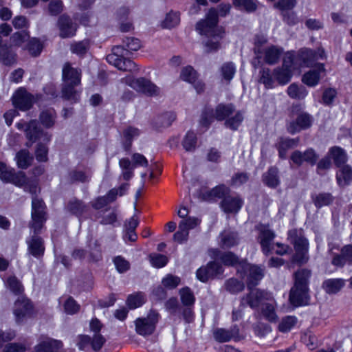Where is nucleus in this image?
I'll use <instances>...</instances> for the list:
<instances>
[{
	"label": "nucleus",
	"instance_id": "f257e3e1",
	"mask_svg": "<svg viewBox=\"0 0 352 352\" xmlns=\"http://www.w3.org/2000/svg\"><path fill=\"white\" fill-rule=\"evenodd\" d=\"M230 10L229 4H221L219 6V12L215 9H210L205 20L199 21L196 25L197 31L201 35H206L208 39L205 43L206 51L211 52L216 51L219 47V41L222 38L223 32L217 27L218 14L225 16Z\"/></svg>",
	"mask_w": 352,
	"mask_h": 352
},
{
	"label": "nucleus",
	"instance_id": "f03ea898",
	"mask_svg": "<svg viewBox=\"0 0 352 352\" xmlns=\"http://www.w3.org/2000/svg\"><path fill=\"white\" fill-rule=\"evenodd\" d=\"M141 47V42L138 38L126 37L123 38L122 45L113 47L111 53L106 57L107 61L120 70L137 72L139 69L137 65L126 57L139 50Z\"/></svg>",
	"mask_w": 352,
	"mask_h": 352
},
{
	"label": "nucleus",
	"instance_id": "7ed1b4c3",
	"mask_svg": "<svg viewBox=\"0 0 352 352\" xmlns=\"http://www.w3.org/2000/svg\"><path fill=\"white\" fill-rule=\"evenodd\" d=\"M311 272L301 269L294 274L295 284L289 294L290 302L294 306L306 305L308 302V284Z\"/></svg>",
	"mask_w": 352,
	"mask_h": 352
},
{
	"label": "nucleus",
	"instance_id": "20e7f679",
	"mask_svg": "<svg viewBox=\"0 0 352 352\" xmlns=\"http://www.w3.org/2000/svg\"><path fill=\"white\" fill-rule=\"evenodd\" d=\"M291 242L294 244L295 254L292 257V262L304 264L309 259V243L300 230H292L288 233Z\"/></svg>",
	"mask_w": 352,
	"mask_h": 352
},
{
	"label": "nucleus",
	"instance_id": "39448f33",
	"mask_svg": "<svg viewBox=\"0 0 352 352\" xmlns=\"http://www.w3.org/2000/svg\"><path fill=\"white\" fill-rule=\"evenodd\" d=\"M122 81L137 91L148 96H156L160 94V89L150 80L145 78H133L127 77L122 78Z\"/></svg>",
	"mask_w": 352,
	"mask_h": 352
},
{
	"label": "nucleus",
	"instance_id": "423d86ee",
	"mask_svg": "<svg viewBox=\"0 0 352 352\" xmlns=\"http://www.w3.org/2000/svg\"><path fill=\"white\" fill-rule=\"evenodd\" d=\"M234 112L235 107L232 104H219L214 112L211 111L203 113L200 124L205 127H208L214 118L217 120H227Z\"/></svg>",
	"mask_w": 352,
	"mask_h": 352
},
{
	"label": "nucleus",
	"instance_id": "0eeeda50",
	"mask_svg": "<svg viewBox=\"0 0 352 352\" xmlns=\"http://www.w3.org/2000/svg\"><path fill=\"white\" fill-rule=\"evenodd\" d=\"M45 204L41 199L33 197L32 201V221L30 228L34 233L38 234L45 221Z\"/></svg>",
	"mask_w": 352,
	"mask_h": 352
},
{
	"label": "nucleus",
	"instance_id": "6e6552de",
	"mask_svg": "<svg viewBox=\"0 0 352 352\" xmlns=\"http://www.w3.org/2000/svg\"><path fill=\"white\" fill-rule=\"evenodd\" d=\"M16 127L19 130H25L26 138L31 142L30 143H27L28 146H31L32 142H35L36 140L43 138V140L49 142L51 139L50 135L47 133H44L38 127L36 120H32L28 124L20 122L16 124Z\"/></svg>",
	"mask_w": 352,
	"mask_h": 352
},
{
	"label": "nucleus",
	"instance_id": "1a4fd4ad",
	"mask_svg": "<svg viewBox=\"0 0 352 352\" xmlns=\"http://www.w3.org/2000/svg\"><path fill=\"white\" fill-rule=\"evenodd\" d=\"M250 292L241 300V305L247 304L251 308H257L264 301H272L273 296L271 293L258 289H249Z\"/></svg>",
	"mask_w": 352,
	"mask_h": 352
},
{
	"label": "nucleus",
	"instance_id": "9d476101",
	"mask_svg": "<svg viewBox=\"0 0 352 352\" xmlns=\"http://www.w3.org/2000/svg\"><path fill=\"white\" fill-rule=\"evenodd\" d=\"M241 271L247 275V284L248 289L256 286L264 276L263 269L259 266L251 265L244 261L239 265Z\"/></svg>",
	"mask_w": 352,
	"mask_h": 352
},
{
	"label": "nucleus",
	"instance_id": "9b49d317",
	"mask_svg": "<svg viewBox=\"0 0 352 352\" xmlns=\"http://www.w3.org/2000/svg\"><path fill=\"white\" fill-rule=\"evenodd\" d=\"M157 321L158 315L154 312L149 314L146 318H138L135 322V331L143 336L151 335L153 333Z\"/></svg>",
	"mask_w": 352,
	"mask_h": 352
},
{
	"label": "nucleus",
	"instance_id": "f8f14e48",
	"mask_svg": "<svg viewBox=\"0 0 352 352\" xmlns=\"http://www.w3.org/2000/svg\"><path fill=\"white\" fill-rule=\"evenodd\" d=\"M13 313L17 323H21L32 313V305L28 298H19L14 303Z\"/></svg>",
	"mask_w": 352,
	"mask_h": 352
},
{
	"label": "nucleus",
	"instance_id": "ddd939ff",
	"mask_svg": "<svg viewBox=\"0 0 352 352\" xmlns=\"http://www.w3.org/2000/svg\"><path fill=\"white\" fill-rule=\"evenodd\" d=\"M258 231V239L261 245L264 254H267L270 252L272 243L275 237V233L272 231L268 225L259 224L256 226Z\"/></svg>",
	"mask_w": 352,
	"mask_h": 352
},
{
	"label": "nucleus",
	"instance_id": "4468645a",
	"mask_svg": "<svg viewBox=\"0 0 352 352\" xmlns=\"http://www.w3.org/2000/svg\"><path fill=\"white\" fill-rule=\"evenodd\" d=\"M34 102V96L25 89L19 88L12 96L14 106L21 111L29 109Z\"/></svg>",
	"mask_w": 352,
	"mask_h": 352
},
{
	"label": "nucleus",
	"instance_id": "2eb2a0df",
	"mask_svg": "<svg viewBox=\"0 0 352 352\" xmlns=\"http://www.w3.org/2000/svg\"><path fill=\"white\" fill-rule=\"evenodd\" d=\"M312 118L307 113H301L296 118V120L290 122L287 125V131L294 134L309 128L312 124Z\"/></svg>",
	"mask_w": 352,
	"mask_h": 352
},
{
	"label": "nucleus",
	"instance_id": "dca6fc26",
	"mask_svg": "<svg viewBox=\"0 0 352 352\" xmlns=\"http://www.w3.org/2000/svg\"><path fill=\"white\" fill-rule=\"evenodd\" d=\"M223 272L222 267L216 262H210L206 266L201 267L197 271V277L202 282H206Z\"/></svg>",
	"mask_w": 352,
	"mask_h": 352
},
{
	"label": "nucleus",
	"instance_id": "f3484780",
	"mask_svg": "<svg viewBox=\"0 0 352 352\" xmlns=\"http://www.w3.org/2000/svg\"><path fill=\"white\" fill-rule=\"evenodd\" d=\"M318 158L315 151L310 148L302 153L299 151H294L291 155L292 162L297 164L301 165L303 162H307L311 165H314Z\"/></svg>",
	"mask_w": 352,
	"mask_h": 352
},
{
	"label": "nucleus",
	"instance_id": "a211bd4d",
	"mask_svg": "<svg viewBox=\"0 0 352 352\" xmlns=\"http://www.w3.org/2000/svg\"><path fill=\"white\" fill-rule=\"evenodd\" d=\"M28 250L30 254L36 258L41 257L45 252V245L43 239L37 234L32 236L27 240Z\"/></svg>",
	"mask_w": 352,
	"mask_h": 352
},
{
	"label": "nucleus",
	"instance_id": "6ab92c4d",
	"mask_svg": "<svg viewBox=\"0 0 352 352\" xmlns=\"http://www.w3.org/2000/svg\"><path fill=\"white\" fill-rule=\"evenodd\" d=\"M63 79L65 85H78L80 83V72L67 63L63 67Z\"/></svg>",
	"mask_w": 352,
	"mask_h": 352
},
{
	"label": "nucleus",
	"instance_id": "aec40b11",
	"mask_svg": "<svg viewBox=\"0 0 352 352\" xmlns=\"http://www.w3.org/2000/svg\"><path fill=\"white\" fill-rule=\"evenodd\" d=\"M62 346L61 341L45 338L35 346V350L36 352H58Z\"/></svg>",
	"mask_w": 352,
	"mask_h": 352
},
{
	"label": "nucleus",
	"instance_id": "412c9836",
	"mask_svg": "<svg viewBox=\"0 0 352 352\" xmlns=\"http://www.w3.org/2000/svg\"><path fill=\"white\" fill-rule=\"evenodd\" d=\"M336 182L339 186L344 187L352 182V168L349 165L341 166L336 172Z\"/></svg>",
	"mask_w": 352,
	"mask_h": 352
},
{
	"label": "nucleus",
	"instance_id": "4be33fe9",
	"mask_svg": "<svg viewBox=\"0 0 352 352\" xmlns=\"http://www.w3.org/2000/svg\"><path fill=\"white\" fill-rule=\"evenodd\" d=\"M213 337L218 342H226L239 333V329L234 327L230 329L216 328L213 330Z\"/></svg>",
	"mask_w": 352,
	"mask_h": 352
},
{
	"label": "nucleus",
	"instance_id": "5701e85b",
	"mask_svg": "<svg viewBox=\"0 0 352 352\" xmlns=\"http://www.w3.org/2000/svg\"><path fill=\"white\" fill-rule=\"evenodd\" d=\"M60 36L63 38L72 36L76 32V26L72 23L71 19L66 16H61L58 20Z\"/></svg>",
	"mask_w": 352,
	"mask_h": 352
},
{
	"label": "nucleus",
	"instance_id": "b1692460",
	"mask_svg": "<svg viewBox=\"0 0 352 352\" xmlns=\"http://www.w3.org/2000/svg\"><path fill=\"white\" fill-rule=\"evenodd\" d=\"M243 205L239 197H226L222 201V208L226 212H237Z\"/></svg>",
	"mask_w": 352,
	"mask_h": 352
},
{
	"label": "nucleus",
	"instance_id": "393cba45",
	"mask_svg": "<svg viewBox=\"0 0 352 352\" xmlns=\"http://www.w3.org/2000/svg\"><path fill=\"white\" fill-rule=\"evenodd\" d=\"M220 245L222 248H231L239 242L237 234L230 230H224L219 236Z\"/></svg>",
	"mask_w": 352,
	"mask_h": 352
},
{
	"label": "nucleus",
	"instance_id": "a878e982",
	"mask_svg": "<svg viewBox=\"0 0 352 352\" xmlns=\"http://www.w3.org/2000/svg\"><path fill=\"white\" fill-rule=\"evenodd\" d=\"M176 116L173 112H166L157 116L153 121V125L157 129L168 127L175 121Z\"/></svg>",
	"mask_w": 352,
	"mask_h": 352
},
{
	"label": "nucleus",
	"instance_id": "bb28decb",
	"mask_svg": "<svg viewBox=\"0 0 352 352\" xmlns=\"http://www.w3.org/2000/svg\"><path fill=\"white\" fill-rule=\"evenodd\" d=\"M324 72V66L322 65H319L318 66V70H311L309 72L305 74L302 77V81L304 83L309 86H314L316 85L322 74Z\"/></svg>",
	"mask_w": 352,
	"mask_h": 352
},
{
	"label": "nucleus",
	"instance_id": "cd10ccee",
	"mask_svg": "<svg viewBox=\"0 0 352 352\" xmlns=\"http://www.w3.org/2000/svg\"><path fill=\"white\" fill-rule=\"evenodd\" d=\"M16 53L12 48L5 44L0 50V60L6 65H11L16 62Z\"/></svg>",
	"mask_w": 352,
	"mask_h": 352
},
{
	"label": "nucleus",
	"instance_id": "c85d7f7f",
	"mask_svg": "<svg viewBox=\"0 0 352 352\" xmlns=\"http://www.w3.org/2000/svg\"><path fill=\"white\" fill-rule=\"evenodd\" d=\"M276 303L274 299L269 302L263 305L261 308V314L269 322H276L278 316L276 313Z\"/></svg>",
	"mask_w": 352,
	"mask_h": 352
},
{
	"label": "nucleus",
	"instance_id": "c756f323",
	"mask_svg": "<svg viewBox=\"0 0 352 352\" xmlns=\"http://www.w3.org/2000/svg\"><path fill=\"white\" fill-rule=\"evenodd\" d=\"M283 52L280 47L272 45L265 50V61L267 64L274 65L276 63Z\"/></svg>",
	"mask_w": 352,
	"mask_h": 352
},
{
	"label": "nucleus",
	"instance_id": "7c9ffc66",
	"mask_svg": "<svg viewBox=\"0 0 352 352\" xmlns=\"http://www.w3.org/2000/svg\"><path fill=\"white\" fill-rule=\"evenodd\" d=\"M347 159L346 153L342 148L338 146L331 148V160L337 168L346 165Z\"/></svg>",
	"mask_w": 352,
	"mask_h": 352
},
{
	"label": "nucleus",
	"instance_id": "2f4dec72",
	"mask_svg": "<svg viewBox=\"0 0 352 352\" xmlns=\"http://www.w3.org/2000/svg\"><path fill=\"white\" fill-rule=\"evenodd\" d=\"M29 37L30 36L26 32H16L10 37L8 46L12 49L19 47L28 41Z\"/></svg>",
	"mask_w": 352,
	"mask_h": 352
},
{
	"label": "nucleus",
	"instance_id": "473e14b6",
	"mask_svg": "<svg viewBox=\"0 0 352 352\" xmlns=\"http://www.w3.org/2000/svg\"><path fill=\"white\" fill-rule=\"evenodd\" d=\"M265 184L271 188H276L278 186L280 181L278 176V169L274 167L270 168L263 176Z\"/></svg>",
	"mask_w": 352,
	"mask_h": 352
},
{
	"label": "nucleus",
	"instance_id": "72a5a7b5",
	"mask_svg": "<svg viewBox=\"0 0 352 352\" xmlns=\"http://www.w3.org/2000/svg\"><path fill=\"white\" fill-rule=\"evenodd\" d=\"M140 134V130L133 126H129L123 131L124 139V146L126 150H129L131 145V142L134 138L138 137Z\"/></svg>",
	"mask_w": 352,
	"mask_h": 352
},
{
	"label": "nucleus",
	"instance_id": "f704fd0d",
	"mask_svg": "<svg viewBox=\"0 0 352 352\" xmlns=\"http://www.w3.org/2000/svg\"><path fill=\"white\" fill-rule=\"evenodd\" d=\"M16 164L19 168L26 169L30 166L32 157L28 150H21L16 155Z\"/></svg>",
	"mask_w": 352,
	"mask_h": 352
},
{
	"label": "nucleus",
	"instance_id": "c9c22d12",
	"mask_svg": "<svg viewBox=\"0 0 352 352\" xmlns=\"http://www.w3.org/2000/svg\"><path fill=\"white\" fill-rule=\"evenodd\" d=\"M298 140L296 139L280 138L277 144L280 157L285 158L287 151L294 146H296Z\"/></svg>",
	"mask_w": 352,
	"mask_h": 352
},
{
	"label": "nucleus",
	"instance_id": "e433bc0d",
	"mask_svg": "<svg viewBox=\"0 0 352 352\" xmlns=\"http://www.w3.org/2000/svg\"><path fill=\"white\" fill-rule=\"evenodd\" d=\"M39 118L41 124L47 128H50L55 123L56 112L52 109L43 111L40 114Z\"/></svg>",
	"mask_w": 352,
	"mask_h": 352
},
{
	"label": "nucleus",
	"instance_id": "4c0bfd02",
	"mask_svg": "<svg viewBox=\"0 0 352 352\" xmlns=\"http://www.w3.org/2000/svg\"><path fill=\"white\" fill-rule=\"evenodd\" d=\"M75 85H65L62 89V96L65 100L76 102L79 100L80 93L75 89Z\"/></svg>",
	"mask_w": 352,
	"mask_h": 352
},
{
	"label": "nucleus",
	"instance_id": "58836bf2",
	"mask_svg": "<svg viewBox=\"0 0 352 352\" xmlns=\"http://www.w3.org/2000/svg\"><path fill=\"white\" fill-rule=\"evenodd\" d=\"M220 259L226 265L236 266L238 272L241 271V267L239 265L245 261H239V258L231 252H228L222 254L220 256Z\"/></svg>",
	"mask_w": 352,
	"mask_h": 352
},
{
	"label": "nucleus",
	"instance_id": "ea45409f",
	"mask_svg": "<svg viewBox=\"0 0 352 352\" xmlns=\"http://www.w3.org/2000/svg\"><path fill=\"white\" fill-rule=\"evenodd\" d=\"M6 287L15 294H20L23 292L21 281L15 276H10L7 278Z\"/></svg>",
	"mask_w": 352,
	"mask_h": 352
},
{
	"label": "nucleus",
	"instance_id": "a19ab883",
	"mask_svg": "<svg viewBox=\"0 0 352 352\" xmlns=\"http://www.w3.org/2000/svg\"><path fill=\"white\" fill-rule=\"evenodd\" d=\"M287 94L292 98L300 100L305 98L307 91L304 87L293 83L288 87Z\"/></svg>",
	"mask_w": 352,
	"mask_h": 352
},
{
	"label": "nucleus",
	"instance_id": "79ce46f5",
	"mask_svg": "<svg viewBox=\"0 0 352 352\" xmlns=\"http://www.w3.org/2000/svg\"><path fill=\"white\" fill-rule=\"evenodd\" d=\"M197 135L194 132L188 131L184 136L182 144L186 151H192L197 145Z\"/></svg>",
	"mask_w": 352,
	"mask_h": 352
},
{
	"label": "nucleus",
	"instance_id": "37998d69",
	"mask_svg": "<svg viewBox=\"0 0 352 352\" xmlns=\"http://www.w3.org/2000/svg\"><path fill=\"white\" fill-rule=\"evenodd\" d=\"M233 3L239 9L251 12L256 10L258 2L256 0H233Z\"/></svg>",
	"mask_w": 352,
	"mask_h": 352
},
{
	"label": "nucleus",
	"instance_id": "c03bdc74",
	"mask_svg": "<svg viewBox=\"0 0 352 352\" xmlns=\"http://www.w3.org/2000/svg\"><path fill=\"white\" fill-rule=\"evenodd\" d=\"M67 208L69 212L77 216L82 214L87 209L86 206L76 199L70 200Z\"/></svg>",
	"mask_w": 352,
	"mask_h": 352
},
{
	"label": "nucleus",
	"instance_id": "a18cd8bd",
	"mask_svg": "<svg viewBox=\"0 0 352 352\" xmlns=\"http://www.w3.org/2000/svg\"><path fill=\"white\" fill-rule=\"evenodd\" d=\"M180 78L184 81L193 84L197 79V74L192 67L186 66L182 69Z\"/></svg>",
	"mask_w": 352,
	"mask_h": 352
},
{
	"label": "nucleus",
	"instance_id": "49530a36",
	"mask_svg": "<svg viewBox=\"0 0 352 352\" xmlns=\"http://www.w3.org/2000/svg\"><path fill=\"white\" fill-rule=\"evenodd\" d=\"M296 323L297 318L295 316H287L282 318L278 328L280 332L286 333L289 331Z\"/></svg>",
	"mask_w": 352,
	"mask_h": 352
},
{
	"label": "nucleus",
	"instance_id": "de8ad7c7",
	"mask_svg": "<svg viewBox=\"0 0 352 352\" xmlns=\"http://www.w3.org/2000/svg\"><path fill=\"white\" fill-rule=\"evenodd\" d=\"M243 120V113L240 111H235V113L233 116L229 117L226 120L225 125L232 130H236L241 125Z\"/></svg>",
	"mask_w": 352,
	"mask_h": 352
},
{
	"label": "nucleus",
	"instance_id": "09e8293b",
	"mask_svg": "<svg viewBox=\"0 0 352 352\" xmlns=\"http://www.w3.org/2000/svg\"><path fill=\"white\" fill-rule=\"evenodd\" d=\"M274 76L280 84L285 85L290 80L292 72L284 67L277 68L274 70Z\"/></svg>",
	"mask_w": 352,
	"mask_h": 352
},
{
	"label": "nucleus",
	"instance_id": "8fccbe9b",
	"mask_svg": "<svg viewBox=\"0 0 352 352\" xmlns=\"http://www.w3.org/2000/svg\"><path fill=\"white\" fill-rule=\"evenodd\" d=\"M179 21L180 18L179 14L171 11L166 14L162 25L166 28H172L177 25Z\"/></svg>",
	"mask_w": 352,
	"mask_h": 352
},
{
	"label": "nucleus",
	"instance_id": "3c124183",
	"mask_svg": "<svg viewBox=\"0 0 352 352\" xmlns=\"http://www.w3.org/2000/svg\"><path fill=\"white\" fill-rule=\"evenodd\" d=\"M127 305L130 309H135L144 303V297L142 293H137L129 296L126 300Z\"/></svg>",
	"mask_w": 352,
	"mask_h": 352
},
{
	"label": "nucleus",
	"instance_id": "603ef678",
	"mask_svg": "<svg viewBox=\"0 0 352 352\" xmlns=\"http://www.w3.org/2000/svg\"><path fill=\"white\" fill-rule=\"evenodd\" d=\"M181 300L186 306H190L195 302V296L193 293L188 287L182 288L179 291Z\"/></svg>",
	"mask_w": 352,
	"mask_h": 352
},
{
	"label": "nucleus",
	"instance_id": "864d4df0",
	"mask_svg": "<svg viewBox=\"0 0 352 352\" xmlns=\"http://www.w3.org/2000/svg\"><path fill=\"white\" fill-rule=\"evenodd\" d=\"M226 289L232 294H236L243 290L245 285L243 282L231 278L226 282Z\"/></svg>",
	"mask_w": 352,
	"mask_h": 352
},
{
	"label": "nucleus",
	"instance_id": "5fc2aeb1",
	"mask_svg": "<svg viewBox=\"0 0 352 352\" xmlns=\"http://www.w3.org/2000/svg\"><path fill=\"white\" fill-rule=\"evenodd\" d=\"M64 311L67 314L73 315L76 314L80 309V305L76 302V300L69 297L64 305Z\"/></svg>",
	"mask_w": 352,
	"mask_h": 352
},
{
	"label": "nucleus",
	"instance_id": "6e6d98bb",
	"mask_svg": "<svg viewBox=\"0 0 352 352\" xmlns=\"http://www.w3.org/2000/svg\"><path fill=\"white\" fill-rule=\"evenodd\" d=\"M89 49V41L84 40L80 42L74 43L71 45V50L72 53L78 55L85 54Z\"/></svg>",
	"mask_w": 352,
	"mask_h": 352
},
{
	"label": "nucleus",
	"instance_id": "4d7b16f0",
	"mask_svg": "<svg viewBox=\"0 0 352 352\" xmlns=\"http://www.w3.org/2000/svg\"><path fill=\"white\" fill-rule=\"evenodd\" d=\"M221 72L223 78L230 81L236 72V67L232 63H226L222 65Z\"/></svg>",
	"mask_w": 352,
	"mask_h": 352
},
{
	"label": "nucleus",
	"instance_id": "13d9d810",
	"mask_svg": "<svg viewBox=\"0 0 352 352\" xmlns=\"http://www.w3.org/2000/svg\"><path fill=\"white\" fill-rule=\"evenodd\" d=\"M151 265L157 268L165 266L168 262V258L162 254H152L149 256Z\"/></svg>",
	"mask_w": 352,
	"mask_h": 352
},
{
	"label": "nucleus",
	"instance_id": "bf43d9fd",
	"mask_svg": "<svg viewBox=\"0 0 352 352\" xmlns=\"http://www.w3.org/2000/svg\"><path fill=\"white\" fill-rule=\"evenodd\" d=\"M43 46L39 40L36 38H32L29 41L28 45V50L31 55L36 56L40 54L42 51Z\"/></svg>",
	"mask_w": 352,
	"mask_h": 352
},
{
	"label": "nucleus",
	"instance_id": "052dcab7",
	"mask_svg": "<svg viewBox=\"0 0 352 352\" xmlns=\"http://www.w3.org/2000/svg\"><path fill=\"white\" fill-rule=\"evenodd\" d=\"M324 55V50H319L318 53L315 54L311 50L305 49L302 50L300 52L301 59L303 60L305 65H308L309 61L307 60V58L311 57L313 58L318 59V58H322Z\"/></svg>",
	"mask_w": 352,
	"mask_h": 352
},
{
	"label": "nucleus",
	"instance_id": "680f3d73",
	"mask_svg": "<svg viewBox=\"0 0 352 352\" xmlns=\"http://www.w3.org/2000/svg\"><path fill=\"white\" fill-rule=\"evenodd\" d=\"M128 186H129L128 184H124L121 185L118 189H116V188L111 189L106 196L109 202L110 203V202L113 201L116 199L117 195H120V196L123 195L125 193V192L127 190Z\"/></svg>",
	"mask_w": 352,
	"mask_h": 352
},
{
	"label": "nucleus",
	"instance_id": "e2e57ef3",
	"mask_svg": "<svg viewBox=\"0 0 352 352\" xmlns=\"http://www.w3.org/2000/svg\"><path fill=\"white\" fill-rule=\"evenodd\" d=\"M116 270L120 273H124L129 270L130 263L124 258L118 256L113 259Z\"/></svg>",
	"mask_w": 352,
	"mask_h": 352
},
{
	"label": "nucleus",
	"instance_id": "0e129e2a",
	"mask_svg": "<svg viewBox=\"0 0 352 352\" xmlns=\"http://www.w3.org/2000/svg\"><path fill=\"white\" fill-rule=\"evenodd\" d=\"M188 236V231L186 229V227H184V224L179 223L178 231H177L173 235L174 240L179 243H182L187 241Z\"/></svg>",
	"mask_w": 352,
	"mask_h": 352
},
{
	"label": "nucleus",
	"instance_id": "69168bd1",
	"mask_svg": "<svg viewBox=\"0 0 352 352\" xmlns=\"http://www.w3.org/2000/svg\"><path fill=\"white\" fill-rule=\"evenodd\" d=\"M10 183L19 187L24 186L27 184V177L25 174L22 171H19L17 173L14 171Z\"/></svg>",
	"mask_w": 352,
	"mask_h": 352
},
{
	"label": "nucleus",
	"instance_id": "338daca9",
	"mask_svg": "<svg viewBox=\"0 0 352 352\" xmlns=\"http://www.w3.org/2000/svg\"><path fill=\"white\" fill-rule=\"evenodd\" d=\"M48 148L45 144L39 143L37 145L35 155L39 162H46L47 160Z\"/></svg>",
	"mask_w": 352,
	"mask_h": 352
},
{
	"label": "nucleus",
	"instance_id": "774afa93",
	"mask_svg": "<svg viewBox=\"0 0 352 352\" xmlns=\"http://www.w3.org/2000/svg\"><path fill=\"white\" fill-rule=\"evenodd\" d=\"M180 283V278L171 274L167 275L162 279L163 286L168 289L175 288Z\"/></svg>",
	"mask_w": 352,
	"mask_h": 352
}]
</instances>
